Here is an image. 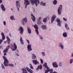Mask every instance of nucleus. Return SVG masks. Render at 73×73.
<instances>
[{"label": "nucleus", "mask_w": 73, "mask_h": 73, "mask_svg": "<svg viewBox=\"0 0 73 73\" xmlns=\"http://www.w3.org/2000/svg\"><path fill=\"white\" fill-rule=\"evenodd\" d=\"M3 58L4 59V61L3 63V64L5 66H13V64H9V61L7 60V58L4 56H3Z\"/></svg>", "instance_id": "1"}, {"label": "nucleus", "mask_w": 73, "mask_h": 73, "mask_svg": "<svg viewBox=\"0 0 73 73\" xmlns=\"http://www.w3.org/2000/svg\"><path fill=\"white\" fill-rule=\"evenodd\" d=\"M29 1L32 5H34L35 4L36 6H38V4H40L39 0H29Z\"/></svg>", "instance_id": "2"}, {"label": "nucleus", "mask_w": 73, "mask_h": 73, "mask_svg": "<svg viewBox=\"0 0 73 73\" xmlns=\"http://www.w3.org/2000/svg\"><path fill=\"white\" fill-rule=\"evenodd\" d=\"M11 46L10 48L12 51H15V50H16L17 49V46L15 42L13 43V46L12 44H11Z\"/></svg>", "instance_id": "3"}, {"label": "nucleus", "mask_w": 73, "mask_h": 73, "mask_svg": "<svg viewBox=\"0 0 73 73\" xmlns=\"http://www.w3.org/2000/svg\"><path fill=\"white\" fill-rule=\"evenodd\" d=\"M62 6L61 5H60L58 8L57 10V12L58 15H61V12L62 11Z\"/></svg>", "instance_id": "4"}, {"label": "nucleus", "mask_w": 73, "mask_h": 73, "mask_svg": "<svg viewBox=\"0 0 73 73\" xmlns=\"http://www.w3.org/2000/svg\"><path fill=\"white\" fill-rule=\"evenodd\" d=\"M16 7L17 8L18 12H20V4L19 1H17L16 2Z\"/></svg>", "instance_id": "5"}, {"label": "nucleus", "mask_w": 73, "mask_h": 73, "mask_svg": "<svg viewBox=\"0 0 73 73\" xmlns=\"http://www.w3.org/2000/svg\"><path fill=\"white\" fill-rule=\"evenodd\" d=\"M25 23H27V18L26 17L23 19L21 21V23L23 25H25Z\"/></svg>", "instance_id": "6"}, {"label": "nucleus", "mask_w": 73, "mask_h": 73, "mask_svg": "<svg viewBox=\"0 0 73 73\" xmlns=\"http://www.w3.org/2000/svg\"><path fill=\"white\" fill-rule=\"evenodd\" d=\"M33 27H34L36 29H35V32L36 33V34L38 35H39V33L38 32V26L37 25H35L34 26L33 25Z\"/></svg>", "instance_id": "7"}, {"label": "nucleus", "mask_w": 73, "mask_h": 73, "mask_svg": "<svg viewBox=\"0 0 73 73\" xmlns=\"http://www.w3.org/2000/svg\"><path fill=\"white\" fill-rule=\"evenodd\" d=\"M57 17V16L55 15H53L51 17V23H53V21L55 20V19Z\"/></svg>", "instance_id": "8"}, {"label": "nucleus", "mask_w": 73, "mask_h": 73, "mask_svg": "<svg viewBox=\"0 0 73 73\" xmlns=\"http://www.w3.org/2000/svg\"><path fill=\"white\" fill-rule=\"evenodd\" d=\"M52 66L55 68H57L58 67V65L57 64V63L56 62H54L52 63Z\"/></svg>", "instance_id": "9"}, {"label": "nucleus", "mask_w": 73, "mask_h": 73, "mask_svg": "<svg viewBox=\"0 0 73 73\" xmlns=\"http://www.w3.org/2000/svg\"><path fill=\"white\" fill-rule=\"evenodd\" d=\"M57 25L59 27H61L62 24V21L60 20V19H57Z\"/></svg>", "instance_id": "10"}, {"label": "nucleus", "mask_w": 73, "mask_h": 73, "mask_svg": "<svg viewBox=\"0 0 73 73\" xmlns=\"http://www.w3.org/2000/svg\"><path fill=\"white\" fill-rule=\"evenodd\" d=\"M18 31H20L19 33H20L21 35L23 34V32H24V28L22 27H19Z\"/></svg>", "instance_id": "11"}, {"label": "nucleus", "mask_w": 73, "mask_h": 73, "mask_svg": "<svg viewBox=\"0 0 73 73\" xmlns=\"http://www.w3.org/2000/svg\"><path fill=\"white\" fill-rule=\"evenodd\" d=\"M31 44H29L27 46V50L28 52H31L32 50V49L31 48Z\"/></svg>", "instance_id": "12"}, {"label": "nucleus", "mask_w": 73, "mask_h": 73, "mask_svg": "<svg viewBox=\"0 0 73 73\" xmlns=\"http://www.w3.org/2000/svg\"><path fill=\"white\" fill-rule=\"evenodd\" d=\"M32 62L35 65H37V64L39 65V62L37 61V59L33 60Z\"/></svg>", "instance_id": "13"}, {"label": "nucleus", "mask_w": 73, "mask_h": 73, "mask_svg": "<svg viewBox=\"0 0 73 73\" xmlns=\"http://www.w3.org/2000/svg\"><path fill=\"white\" fill-rule=\"evenodd\" d=\"M1 8L3 11H5V8L3 4H2L1 5Z\"/></svg>", "instance_id": "14"}, {"label": "nucleus", "mask_w": 73, "mask_h": 73, "mask_svg": "<svg viewBox=\"0 0 73 73\" xmlns=\"http://www.w3.org/2000/svg\"><path fill=\"white\" fill-rule=\"evenodd\" d=\"M26 69H27L26 67V68H21V70H22V72H23V73H28V72L27 71Z\"/></svg>", "instance_id": "15"}, {"label": "nucleus", "mask_w": 73, "mask_h": 73, "mask_svg": "<svg viewBox=\"0 0 73 73\" xmlns=\"http://www.w3.org/2000/svg\"><path fill=\"white\" fill-rule=\"evenodd\" d=\"M46 68H47L46 70L50 72V73H52V72H53V69H50V68L48 67H47Z\"/></svg>", "instance_id": "16"}, {"label": "nucleus", "mask_w": 73, "mask_h": 73, "mask_svg": "<svg viewBox=\"0 0 73 73\" xmlns=\"http://www.w3.org/2000/svg\"><path fill=\"white\" fill-rule=\"evenodd\" d=\"M41 28L44 30H46L47 29V27H46V25H42L41 27Z\"/></svg>", "instance_id": "17"}, {"label": "nucleus", "mask_w": 73, "mask_h": 73, "mask_svg": "<svg viewBox=\"0 0 73 73\" xmlns=\"http://www.w3.org/2000/svg\"><path fill=\"white\" fill-rule=\"evenodd\" d=\"M31 19L33 21L35 22L36 20V18H35V16H34V15L32 14H31Z\"/></svg>", "instance_id": "18"}, {"label": "nucleus", "mask_w": 73, "mask_h": 73, "mask_svg": "<svg viewBox=\"0 0 73 73\" xmlns=\"http://www.w3.org/2000/svg\"><path fill=\"white\" fill-rule=\"evenodd\" d=\"M24 4L29 5V4H30V2L28 1V0H25Z\"/></svg>", "instance_id": "19"}, {"label": "nucleus", "mask_w": 73, "mask_h": 73, "mask_svg": "<svg viewBox=\"0 0 73 73\" xmlns=\"http://www.w3.org/2000/svg\"><path fill=\"white\" fill-rule=\"evenodd\" d=\"M26 68L27 71L29 72H30V73H33V71L31 70V69H29V68L28 67H26Z\"/></svg>", "instance_id": "20"}, {"label": "nucleus", "mask_w": 73, "mask_h": 73, "mask_svg": "<svg viewBox=\"0 0 73 73\" xmlns=\"http://www.w3.org/2000/svg\"><path fill=\"white\" fill-rule=\"evenodd\" d=\"M58 46L60 47L62 49H64V46L61 43H60L58 44Z\"/></svg>", "instance_id": "21"}, {"label": "nucleus", "mask_w": 73, "mask_h": 73, "mask_svg": "<svg viewBox=\"0 0 73 73\" xmlns=\"http://www.w3.org/2000/svg\"><path fill=\"white\" fill-rule=\"evenodd\" d=\"M68 33L67 32H64L62 34L63 37H66L68 36Z\"/></svg>", "instance_id": "22"}, {"label": "nucleus", "mask_w": 73, "mask_h": 73, "mask_svg": "<svg viewBox=\"0 0 73 73\" xmlns=\"http://www.w3.org/2000/svg\"><path fill=\"white\" fill-rule=\"evenodd\" d=\"M10 19L11 20H12V21H15L16 20L15 18V17H14V15H12L10 17Z\"/></svg>", "instance_id": "23"}, {"label": "nucleus", "mask_w": 73, "mask_h": 73, "mask_svg": "<svg viewBox=\"0 0 73 73\" xmlns=\"http://www.w3.org/2000/svg\"><path fill=\"white\" fill-rule=\"evenodd\" d=\"M46 3L44 2L41 1L40 3V5L43 7L46 6Z\"/></svg>", "instance_id": "24"}, {"label": "nucleus", "mask_w": 73, "mask_h": 73, "mask_svg": "<svg viewBox=\"0 0 73 73\" xmlns=\"http://www.w3.org/2000/svg\"><path fill=\"white\" fill-rule=\"evenodd\" d=\"M32 58L33 60H35V59H36V56L35 55V54H32Z\"/></svg>", "instance_id": "25"}, {"label": "nucleus", "mask_w": 73, "mask_h": 73, "mask_svg": "<svg viewBox=\"0 0 73 73\" xmlns=\"http://www.w3.org/2000/svg\"><path fill=\"white\" fill-rule=\"evenodd\" d=\"M20 41L21 44L24 45V41H23V38L20 37Z\"/></svg>", "instance_id": "26"}, {"label": "nucleus", "mask_w": 73, "mask_h": 73, "mask_svg": "<svg viewBox=\"0 0 73 73\" xmlns=\"http://www.w3.org/2000/svg\"><path fill=\"white\" fill-rule=\"evenodd\" d=\"M7 39V41L8 42V44H10V42H11V40L9 38V37L8 36H7L6 37Z\"/></svg>", "instance_id": "27"}, {"label": "nucleus", "mask_w": 73, "mask_h": 73, "mask_svg": "<svg viewBox=\"0 0 73 73\" xmlns=\"http://www.w3.org/2000/svg\"><path fill=\"white\" fill-rule=\"evenodd\" d=\"M27 31L29 34H31V33H32V31H31V29L28 27H27Z\"/></svg>", "instance_id": "28"}, {"label": "nucleus", "mask_w": 73, "mask_h": 73, "mask_svg": "<svg viewBox=\"0 0 73 73\" xmlns=\"http://www.w3.org/2000/svg\"><path fill=\"white\" fill-rule=\"evenodd\" d=\"M60 66V67H63V65H62V62H60L59 63V64L58 66Z\"/></svg>", "instance_id": "29"}, {"label": "nucleus", "mask_w": 73, "mask_h": 73, "mask_svg": "<svg viewBox=\"0 0 73 73\" xmlns=\"http://www.w3.org/2000/svg\"><path fill=\"white\" fill-rule=\"evenodd\" d=\"M41 54H42V55L43 57H45V55H46L45 52L44 51H42L41 52Z\"/></svg>", "instance_id": "30"}, {"label": "nucleus", "mask_w": 73, "mask_h": 73, "mask_svg": "<svg viewBox=\"0 0 73 73\" xmlns=\"http://www.w3.org/2000/svg\"><path fill=\"white\" fill-rule=\"evenodd\" d=\"M52 3L54 5H56L57 3V1L56 0H54L53 1Z\"/></svg>", "instance_id": "31"}, {"label": "nucleus", "mask_w": 73, "mask_h": 73, "mask_svg": "<svg viewBox=\"0 0 73 73\" xmlns=\"http://www.w3.org/2000/svg\"><path fill=\"white\" fill-rule=\"evenodd\" d=\"M41 21L38 20L37 22V24H38V25H41Z\"/></svg>", "instance_id": "32"}, {"label": "nucleus", "mask_w": 73, "mask_h": 73, "mask_svg": "<svg viewBox=\"0 0 73 73\" xmlns=\"http://www.w3.org/2000/svg\"><path fill=\"white\" fill-rule=\"evenodd\" d=\"M43 66L44 67H45V68H46L48 66H47V63H44V64H43Z\"/></svg>", "instance_id": "33"}, {"label": "nucleus", "mask_w": 73, "mask_h": 73, "mask_svg": "<svg viewBox=\"0 0 73 73\" xmlns=\"http://www.w3.org/2000/svg\"><path fill=\"white\" fill-rule=\"evenodd\" d=\"M38 67L39 68V69H40V70H41L42 69V65L41 64H40V65H38Z\"/></svg>", "instance_id": "34"}, {"label": "nucleus", "mask_w": 73, "mask_h": 73, "mask_svg": "<svg viewBox=\"0 0 73 73\" xmlns=\"http://www.w3.org/2000/svg\"><path fill=\"white\" fill-rule=\"evenodd\" d=\"M8 50L6 48L5 50H3V52L5 53L6 52V53H8Z\"/></svg>", "instance_id": "35"}, {"label": "nucleus", "mask_w": 73, "mask_h": 73, "mask_svg": "<svg viewBox=\"0 0 73 73\" xmlns=\"http://www.w3.org/2000/svg\"><path fill=\"white\" fill-rule=\"evenodd\" d=\"M46 20H47L46 18H45L43 19V22L44 23H46Z\"/></svg>", "instance_id": "36"}, {"label": "nucleus", "mask_w": 73, "mask_h": 73, "mask_svg": "<svg viewBox=\"0 0 73 73\" xmlns=\"http://www.w3.org/2000/svg\"><path fill=\"white\" fill-rule=\"evenodd\" d=\"M73 62V59H70V63L71 64H72Z\"/></svg>", "instance_id": "37"}, {"label": "nucleus", "mask_w": 73, "mask_h": 73, "mask_svg": "<svg viewBox=\"0 0 73 73\" xmlns=\"http://www.w3.org/2000/svg\"><path fill=\"white\" fill-rule=\"evenodd\" d=\"M40 61H41V63L42 64L44 63V60L42 59H40Z\"/></svg>", "instance_id": "38"}, {"label": "nucleus", "mask_w": 73, "mask_h": 73, "mask_svg": "<svg viewBox=\"0 0 73 73\" xmlns=\"http://www.w3.org/2000/svg\"><path fill=\"white\" fill-rule=\"evenodd\" d=\"M45 18L46 19V20H49L50 19V17L49 16H47V17H46Z\"/></svg>", "instance_id": "39"}, {"label": "nucleus", "mask_w": 73, "mask_h": 73, "mask_svg": "<svg viewBox=\"0 0 73 73\" xmlns=\"http://www.w3.org/2000/svg\"><path fill=\"white\" fill-rule=\"evenodd\" d=\"M29 65L30 66V67L31 69H33V66H32V64L29 63Z\"/></svg>", "instance_id": "40"}, {"label": "nucleus", "mask_w": 73, "mask_h": 73, "mask_svg": "<svg viewBox=\"0 0 73 73\" xmlns=\"http://www.w3.org/2000/svg\"><path fill=\"white\" fill-rule=\"evenodd\" d=\"M63 20L64 21H67V18H66L63 17Z\"/></svg>", "instance_id": "41"}, {"label": "nucleus", "mask_w": 73, "mask_h": 73, "mask_svg": "<svg viewBox=\"0 0 73 73\" xmlns=\"http://www.w3.org/2000/svg\"><path fill=\"white\" fill-rule=\"evenodd\" d=\"M1 66L2 68L3 69H5V67H4V66L3 64H1Z\"/></svg>", "instance_id": "42"}, {"label": "nucleus", "mask_w": 73, "mask_h": 73, "mask_svg": "<svg viewBox=\"0 0 73 73\" xmlns=\"http://www.w3.org/2000/svg\"><path fill=\"white\" fill-rule=\"evenodd\" d=\"M2 40H5V35L4 36H2Z\"/></svg>", "instance_id": "43"}, {"label": "nucleus", "mask_w": 73, "mask_h": 73, "mask_svg": "<svg viewBox=\"0 0 73 73\" xmlns=\"http://www.w3.org/2000/svg\"><path fill=\"white\" fill-rule=\"evenodd\" d=\"M3 23L4 26H6V22L5 21H4L3 22Z\"/></svg>", "instance_id": "44"}, {"label": "nucleus", "mask_w": 73, "mask_h": 73, "mask_svg": "<svg viewBox=\"0 0 73 73\" xmlns=\"http://www.w3.org/2000/svg\"><path fill=\"white\" fill-rule=\"evenodd\" d=\"M10 48V46L9 45L7 46V47L6 48L7 49V50H9Z\"/></svg>", "instance_id": "45"}, {"label": "nucleus", "mask_w": 73, "mask_h": 73, "mask_svg": "<svg viewBox=\"0 0 73 73\" xmlns=\"http://www.w3.org/2000/svg\"><path fill=\"white\" fill-rule=\"evenodd\" d=\"M3 41V39H0V45L1 44V43Z\"/></svg>", "instance_id": "46"}, {"label": "nucleus", "mask_w": 73, "mask_h": 73, "mask_svg": "<svg viewBox=\"0 0 73 73\" xmlns=\"http://www.w3.org/2000/svg\"><path fill=\"white\" fill-rule=\"evenodd\" d=\"M26 41H27V43H28L29 44H30V42H29V40L27 39H26Z\"/></svg>", "instance_id": "47"}, {"label": "nucleus", "mask_w": 73, "mask_h": 73, "mask_svg": "<svg viewBox=\"0 0 73 73\" xmlns=\"http://www.w3.org/2000/svg\"><path fill=\"white\" fill-rule=\"evenodd\" d=\"M64 26L65 28L68 27V24H67L66 23L65 24Z\"/></svg>", "instance_id": "48"}, {"label": "nucleus", "mask_w": 73, "mask_h": 73, "mask_svg": "<svg viewBox=\"0 0 73 73\" xmlns=\"http://www.w3.org/2000/svg\"><path fill=\"white\" fill-rule=\"evenodd\" d=\"M1 36H4V33H1Z\"/></svg>", "instance_id": "49"}, {"label": "nucleus", "mask_w": 73, "mask_h": 73, "mask_svg": "<svg viewBox=\"0 0 73 73\" xmlns=\"http://www.w3.org/2000/svg\"><path fill=\"white\" fill-rule=\"evenodd\" d=\"M66 29L67 31H68V30H69V28L68 27H66Z\"/></svg>", "instance_id": "50"}, {"label": "nucleus", "mask_w": 73, "mask_h": 73, "mask_svg": "<svg viewBox=\"0 0 73 73\" xmlns=\"http://www.w3.org/2000/svg\"><path fill=\"white\" fill-rule=\"evenodd\" d=\"M25 8H27V5H28L25 4Z\"/></svg>", "instance_id": "51"}, {"label": "nucleus", "mask_w": 73, "mask_h": 73, "mask_svg": "<svg viewBox=\"0 0 73 73\" xmlns=\"http://www.w3.org/2000/svg\"><path fill=\"white\" fill-rule=\"evenodd\" d=\"M42 19V18L41 17H39L38 20H40Z\"/></svg>", "instance_id": "52"}, {"label": "nucleus", "mask_w": 73, "mask_h": 73, "mask_svg": "<svg viewBox=\"0 0 73 73\" xmlns=\"http://www.w3.org/2000/svg\"><path fill=\"white\" fill-rule=\"evenodd\" d=\"M39 69V68L38 67L36 69V71H37Z\"/></svg>", "instance_id": "53"}, {"label": "nucleus", "mask_w": 73, "mask_h": 73, "mask_svg": "<svg viewBox=\"0 0 73 73\" xmlns=\"http://www.w3.org/2000/svg\"><path fill=\"white\" fill-rule=\"evenodd\" d=\"M3 2V0H0V4L2 3Z\"/></svg>", "instance_id": "54"}, {"label": "nucleus", "mask_w": 73, "mask_h": 73, "mask_svg": "<svg viewBox=\"0 0 73 73\" xmlns=\"http://www.w3.org/2000/svg\"><path fill=\"white\" fill-rule=\"evenodd\" d=\"M48 72L49 71H48L46 70V71H45V73H48Z\"/></svg>", "instance_id": "55"}, {"label": "nucleus", "mask_w": 73, "mask_h": 73, "mask_svg": "<svg viewBox=\"0 0 73 73\" xmlns=\"http://www.w3.org/2000/svg\"><path fill=\"white\" fill-rule=\"evenodd\" d=\"M40 39H41V40H42V39H43V37H42V36H40Z\"/></svg>", "instance_id": "56"}, {"label": "nucleus", "mask_w": 73, "mask_h": 73, "mask_svg": "<svg viewBox=\"0 0 73 73\" xmlns=\"http://www.w3.org/2000/svg\"><path fill=\"white\" fill-rule=\"evenodd\" d=\"M3 46L2 45H1L0 46V48H1H1H3Z\"/></svg>", "instance_id": "57"}, {"label": "nucleus", "mask_w": 73, "mask_h": 73, "mask_svg": "<svg viewBox=\"0 0 73 73\" xmlns=\"http://www.w3.org/2000/svg\"><path fill=\"white\" fill-rule=\"evenodd\" d=\"M16 55L17 56H19V54H18L17 53H16Z\"/></svg>", "instance_id": "58"}, {"label": "nucleus", "mask_w": 73, "mask_h": 73, "mask_svg": "<svg viewBox=\"0 0 73 73\" xmlns=\"http://www.w3.org/2000/svg\"><path fill=\"white\" fill-rule=\"evenodd\" d=\"M9 36L11 37H12V35H11V33H10L9 34Z\"/></svg>", "instance_id": "59"}, {"label": "nucleus", "mask_w": 73, "mask_h": 73, "mask_svg": "<svg viewBox=\"0 0 73 73\" xmlns=\"http://www.w3.org/2000/svg\"><path fill=\"white\" fill-rule=\"evenodd\" d=\"M73 57V53L71 54V57Z\"/></svg>", "instance_id": "60"}, {"label": "nucleus", "mask_w": 73, "mask_h": 73, "mask_svg": "<svg viewBox=\"0 0 73 73\" xmlns=\"http://www.w3.org/2000/svg\"><path fill=\"white\" fill-rule=\"evenodd\" d=\"M11 11H13V8H11Z\"/></svg>", "instance_id": "61"}, {"label": "nucleus", "mask_w": 73, "mask_h": 73, "mask_svg": "<svg viewBox=\"0 0 73 73\" xmlns=\"http://www.w3.org/2000/svg\"><path fill=\"white\" fill-rule=\"evenodd\" d=\"M7 42L6 41H4V44H6V43H7Z\"/></svg>", "instance_id": "62"}, {"label": "nucleus", "mask_w": 73, "mask_h": 73, "mask_svg": "<svg viewBox=\"0 0 73 73\" xmlns=\"http://www.w3.org/2000/svg\"><path fill=\"white\" fill-rule=\"evenodd\" d=\"M4 55H7V53H4Z\"/></svg>", "instance_id": "63"}, {"label": "nucleus", "mask_w": 73, "mask_h": 73, "mask_svg": "<svg viewBox=\"0 0 73 73\" xmlns=\"http://www.w3.org/2000/svg\"><path fill=\"white\" fill-rule=\"evenodd\" d=\"M71 31H73V29H71Z\"/></svg>", "instance_id": "64"}]
</instances>
